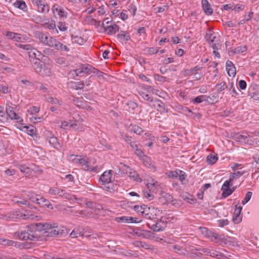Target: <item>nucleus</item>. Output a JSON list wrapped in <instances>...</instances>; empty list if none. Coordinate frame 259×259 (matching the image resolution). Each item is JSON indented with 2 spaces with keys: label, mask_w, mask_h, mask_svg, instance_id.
<instances>
[{
  "label": "nucleus",
  "mask_w": 259,
  "mask_h": 259,
  "mask_svg": "<svg viewBox=\"0 0 259 259\" xmlns=\"http://www.w3.org/2000/svg\"><path fill=\"white\" fill-rule=\"evenodd\" d=\"M41 232L44 236L52 237H61L68 234L66 227L56 223L50 222L35 223L30 227L27 226L26 229L16 232L14 236L21 240L35 242L42 240V237L38 234Z\"/></svg>",
  "instance_id": "obj_1"
},
{
  "label": "nucleus",
  "mask_w": 259,
  "mask_h": 259,
  "mask_svg": "<svg viewBox=\"0 0 259 259\" xmlns=\"http://www.w3.org/2000/svg\"><path fill=\"white\" fill-rule=\"evenodd\" d=\"M199 230L202 234L212 241H214V240H219L220 241V244L225 245H231L233 243V241L231 240L232 239V238L230 237L225 238L223 235H219L216 233L213 232L206 227H200Z\"/></svg>",
  "instance_id": "obj_2"
},
{
  "label": "nucleus",
  "mask_w": 259,
  "mask_h": 259,
  "mask_svg": "<svg viewBox=\"0 0 259 259\" xmlns=\"http://www.w3.org/2000/svg\"><path fill=\"white\" fill-rule=\"evenodd\" d=\"M205 38L212 49H219L220 48L221 45L219 42V40L214 35V33L213 31L207 29L205 35Z\"/></svg>",
  "instance_id": "obj_3"
},
{
  "label": "nucleus",
  "mask_w": 259,
  "mask_h": 259,
  "mask_svg": "<svg viewBox=\"0 0 259 259\" xmlns=\"http://www.w3.org/2000/svg\"><path fill=\"white\" fill-rule=\"evenodd\" d=\"M112 170H107L103 172L100 178V182L101 185L109 184L112 183Z\"/></svg>",
  "instance_id": "obj_4"
},
{
  "label": "nucleus",
  "mask_w": 259,
  "mask_h": 259,
  "mask_svg": "<svg viewBox=\"0 0 259 259\" xmlns=\"http://www.w3.org/2000/svg\"><path fill=\"white\" fill-rule=\"evenodd\" d=\"M33 4L37 6V11L39 12L47 13L49 11V6L45 4L42 0H31Z\"/></svg>",
  "instance_id": "obj_5"
},
{
  "label": "nucleus",
  "mask_w": 259,
  "mask_h": 259,
  "mask_svg": "<svg viewBox=\"0 0 259 259\" xmlns=\"http://www.w3.org/2000/svg\"><path fill=\"white\" fill-rule=\"evenodd\" d=\"M89 159L87 157H83L81 160V163H80L79 165L81 166L82 169L84 170L91 171L93 172H96L97 170V166H90Z\"/></svg>",
  "instance_id": "obj_6"
},
{
  "label": "nucleus",
  "mask_w": 259,
  "mask_h": 259,
  "mask_svg": "<svg viewBox=\"0 0 259 259\" xmlns=\"http://www.w3.org/2000/svg\"><path fill=\"white\" fill-rule=\"evenodd\" d=\"M29 61L35 72L37 73L40 74L44 64L41 63L40 60L36 59H29Z\"/></svg>",
  "instance_id": "obj_7"
},
{
  "label": "nucleus",
  "mask_w": 259,
  "mask_h": 259,
  "mask_svg": "<svg viewBox=\"0 0 259 259\" xmlns=\"http://www.w3.org/2000/svg\"><path fill=\"white\" fill-rule=\"evenodd\" d=\"M242 209V206L237 207V205H236L234 212L233 218L232 219L233 223L235 224H239L241 221L240 213Z\"/></svg>",
  "instance_id": "obj_8"
},
{
  "label": "nucleus",
  "mask_w": 259,
  "mask_h": 259,
  "mask_svg": "<svg viewBox=\"0 0 259 259\" xmlns=\"http://www.w3.org/2000/svg\"><path fill=\"white\" fill-rule=\"evenodd\" d=\"M202 8L206 15H211L213 13V9L207 0H201Z\"/></svg>",
  "instance_id": "obj_9"
},
{
  "label": "nucleus",
  "mask_w": 259,
  "mask_h": 259,
  "mask_svg": "<svg viewBox=\"0 0 259 259\" xmlns=\"http://www.w3.org/2000/svg\"><path fill=\"white\" fill-rule=\"evenodd\" d=\"M6 111L7 115H8L11 119H17L18 120L21 119L20 117H19L14 111V108L11 106L7 104L6 106Z\"/></svg>",
  "instance_id": "obj_10"
},
{
  "label": "nucleus",
  "mask_w": 259,
  "mask_h": 259,
  "mask_svg": "<svg viewBox=\"0 0 259 259\" xmlns=\"http://www.w3.org/2000/svg\"><path fill=\"white\" fill-rule=\"evenodd\" d=\"M171 249L176 253L184 255H186L188 252L184 245L182 246H180V245H172Z\"/></svg>",
  "instance_id": "obj_11"
},
{
  "label": "nucleus",
  "mask_w": 259,
  "mask_h": 259,
  "mask_svg": "<svg viewBox=\"0 0 259 259\" xmlns=\"http://www.w3.org/2000/svg\"><path fill=\"white\" fill-rule=\"evenodd\" d=\"M52 11L54 13H57V14L61 17H66L67 14L65 12V10L61 8L60 6H59L58 4H55L53 6L52 8Z\"/></svg>",
  "instance_id": "obj_12"
},
{
  "label": "nucleus",
  "mask_w": 259,
  "mask_h": 259,
  "mask_svg": "<svg viewBox=\"0 0 259 259\" xmlns=\"http://www.w3.org/2000/svg\"><path fill=\"white\" fill-rule=\"evenodd\" d=\"M161 221H157L155 223L151 224L150 223H147L148 227L154 231L159 232L163 230L164 229V225H161ZM163 224V223H162Z\"/></svg>",
  "instance_id": "obj_13"
},
{
  "label": "nucleus",
  "mask_w": 259,
  "mask_h": 259,
  "mask_svg": "<svg viewBox=\"0 0 259 259\" xmlns=\"http://www.w3.org/2000/svg\"><path fill=\"white\" fill-rule=\"evenodd\" d=\"M119 29V26L114 24V25H106L104 27V31L107 32L108 35H112L115 34L116 32L118 31Z\"/></svg>",
  "instance_id": "obj_14"
},
{
  "label": "nucleus",
  "mask_w": 259,
  "mask_h": 259,
  "mask_svg": "<svg viewBox=\"0 0 259 259\" xmlns=\"http://www.w3.org/2000/svg\"><path fill=\"white\" fill-rule=\"evenodd\" d=\"M154 107L160 112H167V110L165 109L164 104L159 100H155L153 105Z\"/></svg>",
  "instance_id": "obj_15"
},
{
  "label": "nucleus",
  "mask_w": 259,
  "mask_h": 259,
  "mask_svg": "<svg viewBox=\"0 0 259 259\" xmlns=\"http://www.w3.org/2000/svg\"><path fill=\"white\" fill-rule=\"evenodd\" d=\"M48 140L49 143L56 149L59 150L61 148L62 145L58 142L57 138L54 135L49 137Z\"/></svg>",
  "instance_id": "obj_16"
},
{
  "label": "nucleus",
  "mask_w": 259,
  "mask_h": 259,
  "mask_svg": "<svg viewBox=\"0 0 259 259\" xmlns=\"http://www.w3.org/2000/svg\"><path fill=\"white\" fill-rule=\"evenodd\" d=\"M202 67L199 66H196L194 67L191 68L190 69H185L182 72L183 75L186 76L194 74V72H196L198 71H200L202 69Z\"/></svg>",
  "instance_id": "obj_17"
},
{
  "label": "nucleus",
  "mask_w": 259,
  "mask_h": 259,
  "mask_svg": "<svg viewBox=\"0 0 259 259\" xmlns=\"http://www.w3.org/2000/svg\"><path fill=\"white\" fill-rule=\"evenodd\" d=\"M15 46L19 48L27 51L28 55H31L34 47L30 44H22L20 43H16Z\"/></svg>",
  "instance_id": "obj_18"
},
{
  "label": "nucleus",
  "mask_w": 259,
  "mask_h": 259,
  "mask_svg": "<svg viewBox=\"0 0 259 259\" xmlns=\"http://www.w3.org/2000/svg\"><path fill=\"white\" fill-rule=\"evenodd\" d=\"M141 159L143 161L144 164L147 167L150 168H154V165L149 157L145 155Z\"/></svg>",
  "instance_id": "obj_19"
},
{
  "label": "nucleus",
  "mask_w": 259,
  "mask_h": 259,
  "mask_svg": "<svg viewBox=\"0 0 259 259\" xmlns=\"http://www.w3.org/2000/svg\"><path fill=\"white\" fill-rule=\"evenodd\" d=\"M42 56H44L42 53L34 48L32 53H31V55H29V59H36L40 60V59L41 58Z\"/></svg>",
  "instance_id": "obj_20"
},
{
  "label": "nucleus",
  "mask_w": 259,
  "mask_h": 259,
  "mask_svg": "<svg viewBox=\"0 0 259 259\" xmlns=\"http://www.w3.org/2000/svg\"><path fill=\"white\" fill-rule=\"evenodd\" d=\"M35 36L39 39L40 42L45 45H46L49 36L40 32H37L35 33Z\"/></svg>",
  "instance_id": "obj_21"
},
{
  "label": "nucleus",
  "mask_w": 259,
  "mask_h": 259,
  "mask_svg": "<svg viewBox=\"0 0 259 259\" xmlns=\"http://www.w3.org/2000/svg\"><path fill=\"white\" fill-rule=\"evenodd\" d=\"M37 204L41 207H47V208H49L50 206L51 205L47 199L41 196L38 198Z\"/></svg>",
  "instance_id": "obj_22"
},
{
  "label": "nucleus",
  "mask_w": 259,
  "mask_h": 259,
  "mask_svg": "<svg viewBox=\"0 0 259 259\" xmlns=\"http://www.w3.org/2000/svg\"><path fill=\"white\" fill-rule=\"evenodd\" d=\"M59 41H58L55 38L50 36L48 37L47 44L46 45L49 46L50 47L54 48L55 49H56L58 44H59Z\"/></svg>",
  "instance_id": "obj_23"
},
{
  "label": "nucleus",
  "mask_w": 259,
  "mask_h": 259,
  "mask_svg": "<svg viewBox=\"0 0 259 259\" xmlns=\"http://www.w3.org/2000/svg\"><path fill=\"white\" fill-rule=\"evenodd\" d=\"M14 6L21 9L24 11H26L27 9V6L25 3L22 0H17L16 2L14 4Z\"/></svg>",
  "instance_id": "obj_24"
},
{
  "label": "nucleus",
  "mask_w": 259,
  "mask_h": 259,
  "mask_svg": "<svg viewBox=\"0 0 259 259\" xmlns=\"http://www.w3.org/2000/svg\"><path fill=\"white\" fill-rule=\"evenodd\" d=\"M58 193L59 194L58 195L68 200H73V198L75 197V196L70 195V194L67 193L64 190L61 189H60Z\"/></svg>",
  "instance_id": "obj_25"
},
{
  "label": "nucleus",
  "mask_w": 259,
  "mask_h": 259,
  "mask_svg": "<svg viewBox=\"0 0 259 259\" xmlns=\"http://www.w3.org/2000/svg\"><path fill=\"white\" fill-rule=\"evenodd\" d=\"M18 242H15L13 240L5 239L4 238H0V244L7 246H16Z\"/></svg>",
  "instance_id": "obj_26"
},
{
  "label": "nucleus",
  "mask_w": 259,
  "mask_h": 259,
  "mask_svg": "<svg viewBox=\"0 0 259 259\" xmlns=\"http://www.w3.org/2000/svg\"><path fill=\"white\" fill-rule=\"evenodd\" d=\"M23 128L25 129V131L30 136L33 137L35 135L36 129V128L32 126H24Z\"/></svg>",
  "instance_id": "obj_27"
},
{
  "label": "nucleus",
  "mask_w": 259,
  "mask_h": 259,
  "mask_svg": "<svg viewBox=\"0 0 259 259\" xmlns=\"http://www.w3.org/2000/svg\"><path fill=\"white\" fill-rule=\"evenodd\" d=\"M209 98V97H206V96L204 95L199 96L193 99L192 102L195 104H197L202 102L203 101H208L207 99Z\"/></svg>",
  "instance_id": "obj_28"
},
{
  "label": "nucleus",
  "mask_w": 259,
  "mask_h": 259,
  "mask_svg": "<svg viewBox=\"0 0 259 259\" xmlns=\"http://www.w3.org/2000/svg\"><path fill=\"white\" fill-rule=\"evenodd\" d=\"M161 200L164 199L165 200V203H169L170 201H175L174 200L173 197L172 195H170L168 193H166L165 192H162L161 193V197L160 198Z\"/></svg>",
  "instance_id": "obj_29"
},
{
  "label": "nucleus",
  "mask_w": 259,
  "mask_h": 259,
  "mask_svg": "<svg viewBox=\"0 0 259 259\" xmlns=\"http://www.w3.org/2000/svg\"><path fill=\"white\" fill-rule=\"evenodd\" d=\"M178 171L179 172L178 179L181 182L182 184H186L187 182V181L186 180L187 176L186 173L180 169H178Z\"/></svg>",
  "instance_id": "obj_30"
},
{
  "label": "nucleus",
  "mask_w": 259,
  "mask_h": 259,
  "mask_svg": "<svg viewBox=\"0 0 259 259\" xmlns=\"http://www.w3.org/2000/svg\"><path fill=\"white\" fill-rule=\"evenodd\" d=\"M18 214H15L14 212H10L7 214L2 215L1 218L6 220H13L17 218Z\"/></svg>",
  "instance_id": "obj_31"
},
{
  "label": "nucleus",
  "mask_w": 259,
  "mask_h": 259,
  "mask_svg": "<svg viewBox=\"0 0 259 259\" xmlns=\"http://www.w3.org/2000/svg\"><path fill=\"white\" fill-rule=\"evenodd\" d=\"M218 159V157L217 154L213 155L210 154L207 156V162L209 164H214L217 161Z\"/></svg>",
  "instance_id": "obj_32"
},
{
  "label": "nucleus",
  "mask_w": 259,
  "mask_h": 259,
  "mask_svg": "<svg viewBox=\"0 0 259 259\" xmlns=\"http://www.w3.org/2000/svg\"><path fill=\"white\" fill-rule=\"evenodd\" d=\"M117 37L121 40H124L126 41L129 40L131 39L130 36L127 34L126 31H121L118 34Z\"/></svg>",
  "instance_id": "obj_33"
},
{
  "label": "nucleus",
  "mask_w": 259,
  "mask_h": 259,
  "mask_svg": "<svg viewBox=\"0 0 259 259\" xmlns=\"http://www.w3.org/2000/svg\"><path fill=\"white\" fill-rule=\"evenodd\" d=\"M84 73L90 74L96 71V68L89 64L83 65Z\"/></svg>",
  "instance_id": "obj_34"
},
{
  "label": "nucleus",
  "mask_w": 259,
  "mask_h": 259,
  "mask_svg": "<svg viewBox=\"0 0 259 259\" xmlns=\"http://www.w3.org/2000/svg\"><path fill=\"white\" fill-rule=\"evenodd\" d=\"M208 255L217 258H221L224 256L223 253L214 250L210 249Z\"/></svg>",
  "instance_id": "obj_35"
},
{
  "label": "nucleus",
  "mask_w": 259,
  "mask_h": 259,
  "mask_svg": "<svg viewBox=\"0 0 259 259\" xmlns=\"http://www.w3.org/2000/svg\"><path fill=\"white\" fill-rule=\"evenodd\" d=\"M139 236H142L146 239H151L154 237V233L148 230H143L142 232L140 233V235H139Z\"/></svg>",
  "instance_id": "obj_36"
},
{
  "label": "nucleus",
  "mask_w": 259,
  "mask_h": 259,
  "mask_svg": "<svg viewBox=\"0 0 259 259\" xmlns=\"http://www.w3.org/2000/svg\"><path fill=\"white\" fill-rule=\"evenodd\" d=\"M245 172L244 170L237 171L233 173H231L230 178L234 181L235 179H237L241 177Z\"/></svg>",
  "instance_id": "obj_37"
},
{
  "label": "nucleus",
  "mask_w": 259,
  "mask_h": 259,
  "mask_svg": "<svg viewBox=\"0 0 259 259\" xmlns=\"http://www.w3.org/2000/svg\"><path fill=\"white\" fill-rule=\"evenodd\" d=\"M71 84L72 85V88L75 90H81L83 89L84 86V83L83 81H78V82H71Z\"/></svg>",
  "instance_id": "obj_38"
},
{
  "label": "nucleus",
  "mask_w": 259,
  "mask_h": 259,
  "mask_svg": "<svg viewBox=\"0 0 259 259\" xmlns=\"http://www.w3.org/2000/svg\"><path fill=\"white\" fill-rule=\"evenodd\" d=\"M129 177L133 178L135 181L141 182L142 181L141 178L140 177L139 174L135 171H131L129 172Z\"/></svg>",
  "instance_id": "obj_39"
},
{
  "label": "nucleus",
  "mask_w": 259,
  "mask_h": 259,
  "mask_svg": "<svg viewBox=\"0 0 259 259\" xmlns=\"http://www.w3.org/2000/svg\"><path fill=\"white\" fill-rule=\"evenodd\" d=\"M39 196V195H36L35 194L32 192H29L27 194L28 198L32 202H35L36 204Z\"/></svg>",
  "instance_id": "obj_40"
},
{
  "label": "nucleus",
  "mask_w": 259,
  "mask_h": 259,
  "mask_svg": "<svg viewBox=\"0 0 259 259\" xmlns=\"http://www.w3.org/2000/svg\"><path fill=\"white\" fill-rule=\"evenodd\" d=\"M246 50V46H239L234 48L231 52L233 54H240L244 52Z\"/></svg>",
  "instance_id": "obj_41"
},
{
  "label": "nucleus",
  "mask_w": 259,
  "mask_h": 259,
  "mask_svg": "<svg viewBox=\"0 0 259 259\" xmlns=\"http://www.w3.org/2000/svg\"><path fill=\"white\" fill-rule=\"evenodd\" d=\"M131 127L130 130L138 135H140L143 132V129L137 125H131Z\"/></svg>",
  "instance_id": "obj_42"
},
{
  "label": "nucleus",
  "mask_w": 259,
  "mask_h": 259,
  "mask_svg": "<svg viewBox=\"0 0 259 259\" xmlns=\"http://www.w3.org/2000/svg\"><path fill=\"white\" fill-rule=\"evenodd\" d=\"M104 188L103 189L109 191V192H113L116 189H117V185H114L112 183H109V184L103 185Z\"/></svg>",
  "instance_id": "obj_43"
},
{
  "label": "nucleus",
  "mask_w": 259,
  "mask_h": 259,
  "mask_svg": "<svg viewBox=\"0 0 259 259\" xmlns=\"http://www.w3.org/2000/svg\"><path fill=\"white\" fill-rule=\"evenodd\" d=\"M72 41L73 43H76L80 45H83L85 42V40L81 37L77 36H72Z\"/></svg>",
  "instance_id": "obj_44"
},
{
  "label": "nucleus",
  "mask_w": 259,
  "mask_h": 259,
  "mask_svg": "<svg viewBox=\"0 0 259 259\" xmlns=\"http://www.w3.org/2000/svg\"><path fill=\"white\" fill-rule=\"evenodd\" d=\"M17 166L22 172L26 174H29L30 169L25 164H18Z\"/></svg>",
  "instance_id": "obj_45"
},
{
  "label": "nucleus",
  "mask_w": 259,
  "mask_h": 259,
  "mask_svg": "<svg viewBox=\"0 0 259 259\" xmlns=\"http://www.w3.org/2000/svg\"><path fill=\"white\" fill-rule=\"evenodd\" d=\"M132 217H118L116 218L115 219V220L117 222H122V223H130V221L131 220H132Z\"/></svg>",
  "instance_id": "obj_46"
},
{
  "label": "nucleus",
  "mask_w": 259,
  "mask_h": 259,
  "mask_svg": "<svg viewBox=\"0 0 259 259\" xmlns=\"http://www.w3.org/2000/svg\"><path fill=\"white\" fill-rule=\"evenodd\" d=\"M69 158L71 159L74 163L80 164L81 163V160L82 158H81L80 156L78 155H70L69 156Z\"/></svg>",
  "instance_id": "obj_47"
},
{
  "label": "nucleus",
  "mask_w": 259,
  "mask_h": 259,
  "mask_svg": "<svg viewBox=\"0 0 259 259\" xmlns=\"http://www.w3.org/2000/svg\"><path fill=\"white\" fill-rule=\"evenodd\" d=\"M81 235V232L78 229H74L70 233V237L72 238H77Z\"/></svg>",
  "instance_id": "obj_48"
},
{
  "label": "nucleus",
  "mask_w": 259,
  "mask_h": 259,
  "mask_svg": "<svg viewBox=\"0 0 259 259\" xmlns=\"http://www.w3.org/2000/svg\"><path fill=\"white\" fill-rule=\"evenodd\" d=\"M47 101L52 104H58L59 105H62V101L61 100H58L57 99H54L51 97L48 98Z\"/></svg>",
  "instance_id": "obj_49"
},
{
  "label": "nucleus",
  "mask_w": 259,
  "mask_h": 259,
  "mask_svg": "<svg viewBox=\"0 0 259 259\" xmlns=\"http://www.w3.org/2000/svg\"><path fill=\"white\" fill-rule=\"evenodd\" d=\"M149 208H147L145 206L143 211L142 212L141 215L146 219H152L151 216L152 215L151 213H149L148 211H149Z\"/></svg>",
  "instance_id": "obj_50"
},
{
  "label": "nucleus",
  "mask_w": 259,
  "mask_h": 259,
  "mask_svg": "<svg viewBox=\"0 0 259 259\" xmlns=\"http://www.w3.org/2000/svg\"><path fill=\"white\" fill-rule=\"evenodd\" d=\"M229 76L234 77L236 74V68L234 66L226 68Z\"/></svg>",
  "instance_id": "obj_51"
},
{
  "label": "nucleus",
  "mask_w": 259,
  "mask_h": 259,
  "mask_svg": "<svg viewBox=\"0 0 259 259\" xmlns=\"http://www.w3.org/2000/svg\"><path fill=\"white\" fill-rule=\"evenodd\" d=\"M221 190L223 192L222 196L224 198L232 194V191H231V188H225L224 189H221Z\"/></svg>",
  "instance_id": "obj_52"
},
{
  "label": "nucleus",
  "mask_w": 259,
  "mask_h": 259,
  "mask_svg": "<svg viewBox=\"0 0 259 259\" xmlns=\"http://www.w3.org/2000/svg\"><path fill=\"white\" fill-rule=\"evenodd\" d=\"M27 39L24 35L17 33V36H16L15 40L17 43L24 42L26 41Z\"/></svg>",
  "instance_id": "obj_53"
},
{
  "label": "nucleus",
  "mask_w": 259,
  "mask_h": 259,
  "mask_svg": "<svg viewBox=\"0 0 259 259\" xmlns=\"http://www.w3.org/2000/svg\"><path fill=\"white\" fill-rule=\"evenodd\" d=\"M56 49L57 50L65 52H69L70 50L69 48L67 46L63 45L60 42H59V44H58V46Z\"/></svg>",
  "instance_id": "obj_54"
},
{
  "label": "nucleus",
  "mask_w": 259,
  "mask_h": 259,
  "mask_svg": "<svg viewBox=\"0 0 259 259\" xmlns=\"http://www.w3.org/2000/svg\"><path fill=\"white\" fill-rule=\"evenodd\" d=\"M216 87L217 88V92L220 93L221 92L224 91L225 89L227 88L226 83L225 82H222L220 83H218L216 85Z\"/></svg>",
  "instance_id": "obj_55"
},
{
  "label": "nucleus",
  "mask_w": 259,
  "mask_h": 259,
  "mask_svg": "<svg viewBox=\"0 0 259 259\" xmlns=\"http://www.w3.org/2000/svg\"><path fill=\"white\" fill-rule=\"evenodd\" d=\"M230 89H232V92L233 93L232 96L234 97L238 95L237 91L240 92L239 89H238L237 85H234L233 82L231 83V87Z\"/></svg>",
  "instance_id": "obj_56"
},
{
  "label": "nucleus",
  "mask_w": 259,
  "mask_h": 259,
  "mask_svg": "<svg viewBox=\"0 0 259 259\" xmlns=\"http://www.w3.org/2000/svg\"><path fill=\"white\" fill-rule=\"evenodd\" d=\"M233 181L230 178L229 180L226 181L223 185L221 189L225 188H230V187L233 185Z\"/></svg>",
  "instance_id": "obj_57"
},
{
  "label": "nucleus",
  "mask_w": 259,
  "mask_h": 259,
  "mask_svg": "<svg viewBox=\"0 0 259 259\" xmlns=\"http://www.w3.org/2000/svg\"><path fill=\"white\" fill-rule=\"evenodd\" d=\"M252 193L251 192H247L245 195V198L242 201V204L245 205L247 203L250 199L252 196Z\"/></svg>",
  "instance_id": "obj_58"
},
{
  "label": "nucleus",
  "mask_w": 259,
  "mask_h": 259,
  "mask_svg": "<svg viewBox=\"0 0 259 259\" xmlns=\"http://www.w3.org/2000/svg\"><path fill=\"white\" fill-rule=\"evenodd\" d=\"M248 136V135H237L236 137V139L238 141L246 142V139Z\"/></svg>",
  "instance_id": "obj_59"
},
{
  "label": "nucleus",
  "mask_w": 259,
  "mask_h": 259,
  "mask_svg": "<svg viewBox=\"0 0 259 259\" xmlns=\"http://www.w3.org/2000/svg\"><path fill=\"white\" fill-rule=\"evenodd\" d=\"M248 95L250 97V98L254 100H259V93L258 92L251 93L250 91H249Z\"/></svg>",
  "instance_id": "obj_60"
},
{
  "label": "nucleus",
  "mask_w": 259,
  "mask_h": 259,
  "mask_svg": "<svg viewBox=\"0 0 259 259\" xmlns=\"http://www.w3.org/2000/svg\"><path fill=\"white\" fill-rule=\"evenodd\" d=\"M36 88L39 90L42 91L45 93L48 92V89L45 87L42 83L40 82H36Z\"/></svg>",
  "instance_id": "obj_61"
},
{
  "label": "nucleus",
  "mask_w": 259,
  "mask_h": 259,
  "mask_svg": "<svg viewBox=\"0 0 259 259\" xmlns=\"http://www.w3.org/2000/svg\"><path fill=\"white\" fill-rule=\"evenodd\" d=\"M129 109L134 110L138 107V104L133 101H130L126 103Z\"/></svg>",
  "instance_id": "obj_62"
},
{
  "label": "nucleus",
  "mask_w": 259,
  "mask_h": 259,
  "mask_svg": "<svg viewBox=\"0 0 259 259\" xmlns=\"http://www.w3.org/2000/svg\"><path fill=\"white\" fill-rule=\"evenodd\" d=\"M6 35L8 38L14 41L16 36H17V33L8 31L7 32Z\"/></svg>",
  "instance_id": "obj_63"
},
{
  "label": "nucleus",
  "mask_w": 259,
  "mask_h": 259,
  "mask_svg": "<svg viewBox=\"0 0 259 259\" xmlns=\"http://www.w3.org/2000/svg\"><path fill=\"white\" fill-rule=\"evenodd\" d=\"M128 11H130V13L132 14L133 16H134L135 15L137 11V8L135 5H134L133 4L130 5L128 6Z\"/></svg>",
  "instance_id": "obj_64"
}]
</instances>
